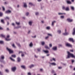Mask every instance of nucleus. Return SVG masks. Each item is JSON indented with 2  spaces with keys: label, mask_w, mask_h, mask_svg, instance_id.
<instances>
[{
  "label": "nucleus",
  "mask_w": 75,
  "mask_h": 75,
  "mask_svg": "<svg viewBox=\"0 0 75 75\" xmlns=\"http://www.w3.org/2000/svg\"><path fill=\"white\" fill-rule=\"evenodd\" d=\"M50 64L51 65H54V66H55L56 65V63H50Z\"/></svg>",
  "instance_id": "20"
},
{
  "label": "nucleus",
  "mask_w": 75,
  "mask_h": 75,
  "mask_svg": "<svg viewBox=\"0 0 75 75\" xmlns=\"http://www.w3.org/2000/svg\"><path fill=\"white\" fill-rule=\"evenodd\" d=\"M11 56L12 57H13V58H16V56L15 55H12Z\"/></svg>",
  "instance_id": "42"
},
{
  "label": "nucleus",
  "mask_w": 75,
  "mask_h": 75,
  "mask_svg": "<svg viewBox=\"0 0 75 75\" xmlns=\"http://www.w3.org/2000/svg\"><path fill=\"white\" fill-rule=\"evenodd\" d=\"M58 15H62V13H58Z\"/></svg>",
  "instance_id": "53"
},
{
  "label": "nucleus",
  "mask_w": 75,
  "mask_h": 75,
  "mask_svg": "<svg viewBox=\"0 0 75 75\" xmlns=\"http://www.w3.org/2000/svg\"><path fill=\"white\" fill-rule=\"evenodd\" d=\"M11 69L12 72H14L16 71V69H17V67H13L11 68Z\"/></svg>",
  "instance_id": "4"
},
{
  "label": "nucleus",
  "mask_w": 75,
  "mask_h": 75,
  "mask_svg": "<svg viewBox=\"0 0 75 75\" xmlns=\"http://www.w3.org/2000/svg\"><path fill=\"white\" fill-rule=\"evenodd\" d=\"M67 56L66 57L67 59H68L69 58H74L75 59V56L74 55V54H73L70 53L69 52H67Z\"/></svg>",
  "instance_id": "1"
},
{
  "label": "nucleus",
  "mask_w": 75,
  "mask_h": 75,
  "mask_svg": "<svg viewBox=\"0 0 75 75\" xmlns=\"http://www.w3.org/2000/svg\"><path fill=\"white\" fill-rule=\"evenodd\" d=\"M5 13H6V14H9L11 13V11L10 10H8L6 11L5 12Z\"/></svg>",
  "instance_id": "11"
},
{
  "label": "nucleus",
  "mask_w": 75,
  "mask_h": 75,
  "mask_svg": "<svg viewBox=\"0 0 75 75\" xmlns=\"http://www.w3.org/2000/svg\"><path fill=\"white\" fill-rule=\"evenodd\" d=\"M70 51H71V52H74L73 50H70Z\"/></svg>",
  "instance_id": "57"
},
{
  "label": "nucleus",
  "mask_w": 75,
  "mask_h": 75,
  "mask_svg": "<svg viewBox=\"0 0 75 75\" xmlns=\"http://www.w3.org/2000/svg\"><path fill=\"white\" fill-rule=\"evenodd\" d=\"M1 23H2L3 24H4V20H3V19L1 20Z\"/></svg>",
  "instance_id": "49"
},
{
  "label": "nucleus",
  "mask_w": 75,
  "mask_h": 75,
  "mask_svg": "<svg viewBox=\"0 0 75 75\" xmlns=\"http://www.w3.org/2000/svg\"><path fill=\"white\" fill-rule=\"evenodd\" d=\"M33 21H29L28 23V24L30 26H31L33 25Z\"/></svg>",
  "instance_id": "9"
},
{
  "label": "nucleus",
  "mask_w": 75,
  "mask_h": 75,
  "mask_svg": "<svg viewBox=\"0 0 75 75\" xmlns=\"http://www.w3.org/2000/svg\"><path fill=\"white\" fill-rule=\"evenodd\" d=\"M21 68H23L25 69H26V67H25L24 66H23V65L21 66Z\"/></svg>",
  "instance_id": "27"
},
{
  "label": "nucleus",
  "mask_w": 75,
  "mask_h": 75,
  "mask_svg": "<svg viewBox=\"0 0 75 75\" xmlns=\"http://www.w3.org/2000/svg\"><path fill=\"white\" fill-rule=\"evenodd\" d=\"M29 15V13L27 12L25 14V15L26 16H28Z\"/></svg>",
  "instance_id": "39"
},
{
  "label": "nucleus",
  "mask_w": 75,
  "mask_h": 75,
  "mask_svg": "<svg viewBox=\"0 0 75 75\" xmlns=\"http://www.w3.org/2000/svg\"><path fill=\"white\" fill-rule=\"evenodd\" d=\"M66 46L67 47H72V45H71V44H70L68 43H67L66 44Z\"/></svg>",
  "instance_id": "8"
},
{
  "label": "nucleus",
  "mask_w": 75,
  "mask_h": 75,
  "mask_svg": "<svg viewBox=\"0 0 75 75\" xmlns=\"http://www.w3.org/2000/svg\"><path fill=\"white\" fill-rule=\"evenodd\" d=\"M48 38H49V36H47L45 38V39H46V40H47Z\"/></svg>",
  "instance_id": "52"
},
{
  "label": "nucleus",
  "mask_w": 75,
  "mask_h": 75,
  "mask_svg": "<svg viewBox=\"0 0 75 75\" xmlns=\"http://www.w3.org/2000/svg\"><path fill=\"white\" fill-rule=\"evenodd\" d=\"M64 17H65L64 16H60V18H64Z\"/></svg>",
  "instance_id": "47"
},
{
  "label": "nucleus",
  "mask_w": 75,
  "mask_h": 75,
  "mask_svg": "<svg viewBox=\"0 0 75 75\" xmlns=\"http://www.w3.org/2000/svg\"><path fill=\"white\" fill-rule=\"evenodd\" d=\"M40 71H41V72H42L43 71V69H40Z\"/></svg>",
  "instance_id": "55"
},
{
  "label": "nucleus",
  "mask_w": 75,
  "mask_h": 75,
  "mask_svg": "<svg viewBox=\"0 0 75 75\" xmlns=\"http://www.w3.org/2000/svg\"><path fill=\"white\" fill-rule=\"evenodd\" d=\"M34 67V64H31L30 66H29V68H33V67Z\"/></svg>",
  "instance_id": "17"
},
{
  "label": "nucleus",
  "mask_w": 75,
  "mask_h": 75,
  "mask_svg": "<svg viewBox=\"0 0 75 75\" xmlns=\"http://www.w3.org/2000/svg\"><path fill=\"white\" fill-rule=\"evenodd\" d=\"M52 74H55V71L54 70H52L51 71Z\"/></svg>",
  "instance_id": "31"
},
{
  "label": "nucleus",
  "mask_w": 75,
  "mask_h": 75,
  "mask_svg": "<svg viewBox=\"0 0 75 75\" xmlns=\"http://www.w3.org/2000/svg\"><path fill=\"white\" fill-rule=\"evenodd\" d=\"M52 50L53 51H57V47L54 46L52 47Z\"/></svg>",
  "instance_id": "10"
},
{
  "label": "nucleus",
  "mask_w": 75,
  "mask_h": 75,
  "mask_svg": "<svg viewBox=\"0 0 75 75\" xmlns=\"http://www.w3.org/2000/svg\"><path fill=\"white\" fill-rule=\"evenodd\" d=\"M48 35H49V36H51V37L52 36V34H51L48 33Z\"/></svg>",
  "instance_id": "41"
},
{
  "label": "nucleus",
  "mask_w": 75,
  "mask_h": 75,
  "mask_svg": "<svg viewBox=\"0 0 75 75\" xmlns=\"http://www.w3.org/2000/svg\"><path fill=\"white\" fill-rule=\"evenodd\" d=\"M4 56L2 55L1 56V58H0V61L1 62H3V60L4 59Z\"/></svg>",
  "instance_id": "3"
},
{
  "label": "nucleus",
  "mask_w": 75,
  "mask_h": 75,
  "mask_svg": "<svg viewBox=\"0 0 75 75\" xmlns=\"http://www.w3.org/2000/svg\"><path fill=\"white\" fill-rule=\"evenodd\" d=\"M3 16V13L0 12V17H2Z\"/></svg>",
  "instance_id": "40"
},
{
  "label": "nucleus",
  "mask_w": 75,
  "mask_h": 75,
  "mask_svg": "<svg viewBox=\"0 0 75 75\" xmlns=\"http://www.w3.org/2000/svg\"><path fill=\"white\" fill-rule=\"evenodd\" d=\"M35 57L36 58H38V56H36V55H35Z\"/></svg>",
  "instance_id": "56"
},
{
  "label": "nucleus",
  "mask_w": 75,
  "mask_h": 75,
  "mask_svg": "<svg viewBox=\"0 0 75 75\" xmlns=\"http://www.w3.org/2000/svg\"><path fill=\"white\" fill-rule=\"evenodd\" d=\"M1 37H3V38H4L5 37V35L2 34L1 35Z\"/></svg>",
  "instance_id": "28"
},
{
  "label": "nucleus",
  "mask_w": 75,
  "mask_h": 75,
  "mask_svg": "<svg viewBox=\"0 0 75 75\" xmlns=\"http://www.w3.org/2000/svg\"><path fill=\"white\" fill-rule=\"evenodd\" d=\"M69 40L70 41H72V42H74V39L72 38H70L69 39Z\"/></svg>",
  "instance_id": "18"
},
{
  "label": "nucleus",
  "mask_w": 75,
  "mask_h": 75,
  "mask_svg": "<svg viewBox=\"0 0 75 75\" xmlns=\"http://www.w3.org/2000/svg\"><path fill=\"white\" fill-rule=\"evenodd\" d=\"M38 1L39 2H40V1H42V0H38Z\"/></svg>",
  "instance_id": "61"
},
{
  "label": "nucleus",
  "mask_w": 75,
  "mask_h": 75,
  "mask_svg": "<svg viewBox=\"0 0 75 75\" xmlns=\"http://www.w3.org/2000/svg\"><path fill=\"white\" fill-rule=\"evenodd\" d=\"M46 29L48 30H49L51 29V28L50 26H47L46 28Z\"/></svg>",
  "instance_id": "23"
},
{
  "label": "nucleus",
  "mask_w": 75,
  "mask_h": 75,
  "mask_svg": "<svg viewBox=\"0 0 75 75\" xmlns=\"http://www.w3.org/2000/svg\"><path fill=\"white\" fill-rule=\"evenodd\" d=\"M58 45L59 47H62V45L61 44H59Z\"/></svg>",
  "instance_id": "46"
},
{
  "label": "nucleus",
  "mask_w": 75,
  "mask_h": 75,
  "mask_svg": "<svg viewBox=\"0 0 75 75\" xmlns=\"http://www.w3.org/2000/svg\"><path fill=\"white\" fill-rule=\"evenodd\" d=\"M29 5H30V6H33V3L31 2H30L29 3Z\"/></svg>",
  "instance_id": "50"
},
{
  "label": "nucleus",
  "mask_w": 75,
  "mask_h": 75,
  "mask_svg": "<svg viewBox=\"0 0 75 75\" xmlns=\"http://www.w3.org/2000/svg\"><path fill=\"white\" fill-rule=\"evenodd\" d=\"M62 67H58V69H62Z\"/></svg>",
  "instance_id": "44"
},
{
  "label": "nucleus",
  "mask_w": 75,
  "mask_h": 75,
  "mask_svg": "<svg viewBox=\"0 0 75 75\" xmlns=\"http://www.w3.org/2000/svg\"><path fill=\"white\" fill-rule=\"evenodd\" d=\"M30 33H31V31H30V30H29L28 32V34H30Z\"/></svg>",
  "instance_id": "59"
},
{
  "label": "nucleus",
  "mask_w": 75,
  "mask_h": 75,
  "mask_svg": "<svg viewBox=\"0 0 75 75\" xmlns=\"http://www.w3.org/2000/svg\"><path fill=\"white\" fill-rule=\"evenodd\" d=\"M37 50L38 51H39V52H40V49H39V48H38L37 49Z\"/></svg>",
  "instance_id": "58"
},
{
  "label": "nucleus",
  "mask_w": 75,
  "mask_h": 75,
  "mask_svg": "<svg viewBox=\"0 0 75 75\" xmlns=\"http://www.w3.org/2000/svg\"><path fill=\"white\" fill-rule=\"evenodd\" d=\"M54 61H55V59L54 58H53V60Z\"/></svg>",
  "instance_id": "62"
},
{
  "label": "nucleus",
  "mask_w": 75,
  "mask_h": 75,
  "mask_svg": "<svg viewBox=\"0 0 75 75\" xmlns=\"http://www.w3.org/2000/svg\"><path fill=\"white\" fill-rule=\"evenodd\" d=\"M23 7H24L25 8H27V5L26 3H23Z\"/></svg>",
  "instance_id": "14"
},
{
  "label": "nucleus",
  "mask_w": 75,
  "mask_h": 75,
  "mask_svg": "<svg viewBox=\"0 0 75 75\" xmlns=\"http://www.w3.org/2000/svg\"><path fill=\"white\" fill-rule=\"evenodd\" d=\"M16 24L17 25H19L20 24V22H16Z\"/></svg>",
  "instance_id": "45"
},
{
  "label": "nucleus",
  "mask_w": 75,
  "mask_h": 75,
  "mask_svg": "<svg viewBox=\"0 0 75 75\" xmlns=\"http://www.w3.org/2000/svg\"><path fill=\"white\" fill-rule=\"evenodd\" d=\"M28 75H31V73H30V72H29L28 73Z\"/></svg>",
  "instance_id": "54"
},
{
  "label": "nucleus",
  "mask_w": 75,
  "mask_h": 75,
  "mask_svg": "<svg viewBox=\"0 0 75 75\" xmlns=\"http://www.w3.org/2000/svg\"><path fill=\"white\" fill-rule=\"evenodd\" d=\"M2 8H3V11H4V10H5V8H4V7L2 6Z\"/></svg>",
  "instance_id": "51"
},
{
  "label": "nucleus",
  "mask_w": 75,
  "mask_h": 75,
  "mask_svg": "<svg viewBox=\"0 0 75 75\" xmlns=\"http://www.w3.org/2000/svg\"><path fill=\"white\" fill-rule=\"evenodd\" d=\"M0 44H4V42L3 41H0Z\"/></svg>",
  "instance_id": "32"
},
{
  "label": "nucleus",
  "mask_w": 75,
  "mask_h": 75,
  "mask_svg": "<svg viewBox=\"0 0 75 75\" xmlns=\"http://www.w3.org/2000/svg\"><path fill=\"white\" fill-rule=\"evenodd\" d=\"M45 48L47 49H50V47H48L47 45H45Z\"/></svg>",
  "instance_id": "35"
},
{
  "label": "nucleus",
  "mask_w": 75,
  "mask_h": 75,
  "mask_svg": "<svg viewBox=\"0 0 75 75\" xmlns=\"http://www.w3.org/2000/svg\"><path fill=\"white\" fill-rule=\"evenodd\" d=\"M73 35H75V28H74L73 29V32L72 33Z\"/></svg>",
  "instance_id": "24"
},
{
  "label": "nucleus",
  "mask_w": 75,
  "mask_h": 75,
  "mask_svg": "<svg viewBox=\"0 0 75 75\" xmlns=\"http://www.w3.org/2000/svg\"><path fill=\"white\" fill-rule=\"evenodd\" d=\"M41 43L42 45H44V44L45 43V42L44 41L41 42Z\"/></svg>",
  "instance_id": "33"
},
{
  "label": "nucleus",
  "mask_w": 75,
  "mask_h": 75,
  "mask_svg": "<svg viewBox=\"0 0 75 75\" xmlns=\"http://www.w3.org/2000/svg\"><path fill=\"white\" fill-rule=\"evenodd\" d=\"M5 71L6 72H9V70H8V69H6L5 70Z\"/></svg>",
  "instance_id": "48"
},
{
  "label": "nucleus",
  "mask_w": 75,
  "mask_h": 75,
  "mask_svg": "<svg viewBox=\"0 0 75 75\" xmlns=\"http://www.w3.org/2000/svg\"><path fill=\"white\" fill-rule=\"evenodd\" d=\"M65 10L66 11H69L70 10L69 7V6H67L66 8V9Z\"/></svg>",
  "instance_id": "15"
},
{
  "label": "nucleus",
  "mask_w": 75,
  "mask_h": 75,
  "mask_svg": "<svg viewBox=\"0 0 75 75\" xmlns=\"http://www.w3.org/2000/svg\"><path fill=\"white\" fill-rule=\"evenodd\" d=\"M12 47H13V48H16V47L15 45L14 44L12 45Z\"/></svg>",
  "instance_id": "36"
},
{
  "label": "nucleus",
  "mask_w": 75,
  "mask_h": 75,
  "mask_svg": "<svg viewBox=\"0 0 75 75\" xmlns=\"http://www.w3.org/2000/svg\"><path fill=\"white\" fill-rule=\"evenodd\" d=\"M62 14H64V15H66V13H62Z\"/></svg>",
  "instance_id": "60"
},
{
  "label": "nucleus",
  "mask_w": 75,
  "mask_h": 75,
  "mask_svg": "<svg viewBox=\"0 0 75 75\" xmlns=\"http://www.w3.org/2000/svg\"><path fill=\"white\" fill-rule=\"evenodd\" d=\"M10 59L11 60V61H15V60L13 59L12 57H10Z\"/></svg>",
  "instance_id": "29"
},
{
  "label": "nucleus",
  "mask_w": 75,
  "mask_h": 75,
  "mask_svg": "<svg viewBox=\"0 0 75 75\" xmlns=\"http://www.w3.org/2000/svg\"><path fill=\"white\" fill-rule=\"evenodd\" d=\"M5 19L6 20H9V19H10V18L8 17H6L5 18Z\"/></svg>",
  "instance_id": "38"
},
{
  "label": "nucleus",
  "mask_w": 75,
  "mask_h": 75,
  "mask_svg": "<svg viewBox=\"0 0 75 75\" xmlns=\"http://www.w3.org/2000/svg\"><path fill=\"white\" fill-rule=\"evenodd\" d=\"M21 53V56L22 57H23L25 56V52H22V51H19L18 54H20Z\"/></svg>",
  "instance_id": "2"
},
{
  "label": "nucleus",
  "mask_w": 75,
  "mask_h": 75,
  "mask_svg": "<svg viewBox=\"0 0 75 75\" xmlns=\"http://www.w3.org/2000/svg\"><path fill=\"white\" fill-rule=\"evenodd\" d=\"M9 38H10V35H7L6 38H5L6 40L7 41H10V40H11V39Z\"/></svg>",
  "instance_id": "6"
},
{
  "label": "nucleus",
  "mask_w": 75,
  "mask_h": 75,
  "mask_svg": "<svg viewBox=\"0 0 75 75\" xmlns=\"http://www.w3.org/2000/svg\"><path fill=\"white\" fill-rule=\"evenodd\" d=\"M56 23V21H52V26H54V23Z\"/></svg>",
  "instance_id": "19"
},
{
  "label": "nucleus",
  "mask_w": 75,
  "mask_h": 75,
  "mask_svg": "<svg viewBox=\"0 0 75 75\" xmlns=\"http://www.w3.org/2000/svg\"><path fill=\"white\" fill-rule=\"evenodd\" d=\"M57 33L58 34H61V30H57Z\"/></svg>",
  "instance_id": "21"
},
{
  "label": "nucleus",
  "mask_w": 75,
  "mask_h": 75,
  "mask_svg": "<svg viewBox=\"0 0 75 75\" xmlns=\"http://www.w3.org/2000/svg\"><path fill=\"white\" fill-rule=\"evenodd\" d=\"M29 46L30 47H32L33 46V43L31 42L29 44Z\"/></svg>",
  "instance_id": "26"
},
{
  "label": "nucleus",
  "mask_w": 75,
  "mask_h": 75,
  "mask_svg": "<svg viewBox=\"0 0 75 75\" xmlns=\"http://www.w3.org/2000/svg\"><path fill=\"white\" fill-rule=\"evenodd\" d=\"M7 50L8 51H9V53L10 54H11L12 53H13V51L11 49H9V48L7 47Z\"/></svg>",
  "instance_id": "5"
},
{
  "label": "nucleus",
  "mask_w": 75,
  "mask_h": 75,
  "mask_svg": "<svg viewBox=\"0 0 75 75\" xmlns=\"http://www.w3.org/2000/svg\"><path fill=\"white\" fill-rule=\"evenodd\" d=\"M35 14L36 16H38V15H39V13L38 12H35Z\"/></svg>",
  "instance_id": "37"
},
{
  "label": "nucleus",
  "mask_w": 75,
  "mask_h": 75,
  "mask_svg": "<svg viewBox=\"0 0 75 75\" xmlns=\"http://www.w3.org/2000/svg\"><path fill=\"white\" fill-rule=\"evenodd\" d=\"M71 1L73 2V3H74V1H75V0H71Z\"/></svg>",
  "instance_id": "63"
},
{
  "label": "nucleus",
  "mask_w": 75,
  "mask_h": 75,
  "mask_svg": "<svg viewBox=\"0 0 75 75\" xmlns=\"http://www.w3.org/2000/svg\"><path fill=\"white\" fill-rule=\"evenodd\" d=\"M50 47H51L52 46V44H50L49 45Z\"/></svg>",
  "instance_id": "43"
},
{
  "label": "nucleus",
  "mask_w": 75,
  "mask_h": 75,
  "mask_svg": "<svg viewBox=\"0 0 75 75\" xmlns=\"http://www.w3.org/2000/svg\"><path fill=\"white\" fill-rule=\"evenodd\" d=\"M65 6H62V9L63 10H65Z\"/></svg>",
  "instance_id": "34"
},
{
  "label": "nucleus",
  "mask_w": 75,
  "mask_h": 75,
  "mask_svg": "<svg viewBox=\"0 0 75 75\" xmlns=\"http://www.w3.org/2000/svg\"><path fill=\"white\" fill-rule=\"evenodd\" d=\"M0 74L1 75H3V74L1 73V72H0Z\"/></svg>",
  "instance_id": "64"
},
{
  "label": "nucleus",
  "mask_w": 75,
  "mask_h": 75,
  "mask_svg": "<svg viewBox=\"0 0 75 75\" xmlns=\"http://www.w3.org/2000/svg\"><path fill=\"white\" fill-rule=\"evenodd\" d=\"M17 45L19 47H21V45L19 43H17Z\"/></svg>",
  "instance_id": "30"
},
{
  "label": "nucleus",
  "mask_w": 75,
  "mask_h": 75,
  "mask_svg": "<svg viewBox=\"0 0 75 75\" xmlns=\"http://www.w3.org/2000/svg\"><path fill=\"white\" fill-rule=\"evenodd\" d=\"M67 21L69 23H71L72 21H73V19H71L70 18H68L67 19Z\"/></svg>",
  "instance_id": "7"
},
{
  "label": "nucleus",
  "mask_w": 75,
  "mask_h": 75,
  "mask_svg": "<svg viewBox=\"0 0 75 75\" xmlns=\"http://www.w3.org/2000/svg\"><path fill=\"white\" fill-rule=\"evenodd\" d=\"M43 51L46 54H47V53H48L49 52V51L48 50H43Z\"/></svg>",
  "instance_id": "25"
},
{
  "label": "nucleus",
  "mask_w": 75,
  "mask_h": 75,
  "mask_svg": "<svg viewBox=\"0 0 75 75\" xmlns=\"http://www.w3.org/2000/svg\"><path fill=\"white\" fill-rule=\"evenodd\" d=\"M66 2L67 4H72V3H71L69 0H67Z\"/></svg>",
  "instance_id": "16"
},
{
  "label": "nucleus",
  "mask_w": 75,
  "mask_h": 75,
  "mask_svg": "<svg viewBox=\"0 0 75 75\" xmlns=\"http://www.w3.org/2000/svg\"><path fill=\"white\" fill-rule=\"evenodd\" d=\"M17 61L18 62H20L21 61V59L20 57H18L17 58Z\"/></svg>",
  "instance_id": "22"
},
{
  "label": "nucleus",
  "mask_w": 75,
  "mask_h": 75,
  "mask_svg": "<svg viewBox=\"0 0 75 75\" xmlns=\"http://www.w3.org/2000/svg\"><path fill=\"white\" fill-rule=\"evenodd\" d=\"M69 33L67 32H65V33H63V34L64 35H69Z\"/></svg>",
  "instance_id": "13"
},
{
  "label": "nucleus",
  "mask_w": 75,
  "mask_h": 75,
  "mask_svg": "<svg viewBox=\"0 0 75 75\" xmlns=\"http://www.w3.org/2000/svg\"><path fill=\"white\" fill-rule=\"evenodd\" d=\"M70 9L72 11H74L75 10V7L74 6H70Z\"/></svg>",
  "instance_id": "12"
}]
</instances>
